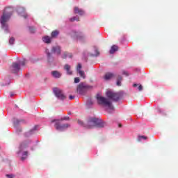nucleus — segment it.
<instances>
[{
	"mask_svg": "<svg viewBox=\"0 0 178 178\" xmlns=\"http://www.w3.org/2000/svg\"><path fill=\"white\" fill-rule=\"evenodd\" d=\"M36 143H38V140H37Z\"/></svg>",
	"mask_w": 178,
	"mask_h": 178,
	"instance_id": "obj_44",
	"label": "nucleus"
},
{
	"mask_svg": "<svg viewBox=\"0 0 178 178\" xmlns=\"http://www.w3.org/2000/svg\"><path fill=\"white\" fill-rule=\"evenodd\" d=\"M92 86L87 85L84 82H81L77 86V92L80 95H84L88 90H91Z\"/></svg>",
	"mask_w": 178,
	"mask_h": 178,
	"instance_id": "obj_9",
	"label": "nucleus"
},
{
	"mask_svg": "<svg viewBox=\"0 0 178 178\" xmlns=\"http://www.w3.org/2000/svg\"><path fill=\"white\" fill-rule=\"evenodd\" d=\"M122 81H123V76H122V75H118L116 86L120 87V86H122Z\"/></svg>",
	"mask_w": 178,
	"mask_h": 178,
	"instance_id": "obj_21",
	"label": "nucleus"
},
{
	"mask_svg": "<svg viewBox=\"0 0 178 178\" xmlns=\"http://www.w3.org/2000/svg\"><path fill=\"white\" fill-rule=\"evenodd\" d=\"M69 119H70V118H69V116H65V117L62 118L60 120V122H63V120H69Z\"/></svg>",
	"mask_w": 178,
	"mask_h": 178,
	"instance_id": "obj_33",
	"label": "nucleus"
},
{
	"mask_svg": "<svg viewBox=\"0 0 178 178\" xmlns=\"http://www.w3.org/2000/svg\"><path fill=\"white\" fill-rule=\"evenodd\" d=\"M18 65H19V66H24L26 65V60H23L22 61H19Z\"/></svg>",
	"mask_w": 178,
	"mask_h": 178,
	"instance_id": "obj_32",
	"label": "nucleus"
},
{
	"mask_svg": "<svg viewBox=\"0 0 178 178\" xmlns=\"http://www.w3.org/2000/svg\"><path fill=\"white\" fill-rule=\"evenodd\" d=\"M80 70H81V65L80 63H78L76 71L79 72Z\"/></svg>",
	"mask_w": 178,
	"mask_h": 178,
	"instance_id": "obj_35",
	"label": "nucleus"
},
{
	"mask_svg": "<svg viewBox=\"0 0 178 178\" xmlns=\"http://www.w3.org/2000/svg\"><path fill=\"white\" fill-rule=\"evenodd\" d=\"M9 44H10V45H14L15 44V38L14 37H11L9 39Z\"/></svg>",
	"mask_w": 178,
	"mask_h": 178,
	"instance_id": "obj_29",
	"label": "nucleus"
},
{
	"mask_svg": "<svg viewBox=\"0 0 178 178\" xmlns=\"http://www.w3.org/2000/svg\"><path fill=\"white\" fill-rule=\"evenodd\" d=\"M38 131V125H35L31 130L26 132L24 136L25 137H31V136H34V134H35Z\"/></svg>",
	"mask_w": 178,
	"mask_h": 178,
	"instance_id": "obj_14",
	"label": "nucleus"
},
{
	"mask_svg": "<svg viewBox=\"0 0 178 178\" xmlns=\"http://www.w3.org/2000/svg\"><path fill=\"white\" fill-rule=\"evenodd\" d=\"M99 55H100L99 50H98V49L97 48L95 49V54H91V56H94L95 58H98Z\"/></svg>",
	"mask_w": 178,
	"mask_h": 178,
	"instance_id": "obj_25",
	"label": "nucleus"
},
{
	"mask_svg": "<svg viewBox=\"0 0 178 178\" xmlns=\"http://www.w3.org/2000/svg\"><path fill=\"white\" fill-rule=\"evenodd\" d=\"M67 56L69 58H72L73 56H72L71 54L68 55L67 53L65 52L62 54L61 58H63V59H66V58H67Z\"/></svg>",
	"mask_w": 178,
	"mask_h": 178,
	"instance_id": "obj_26",
	"label": "nucleus"
},
{
	"mask_svg": "<svg viewBox=\"0 0 178 178\" xmlns=\"http://www.w3.org/2000/svg\"><path fill=\"white\" fill-rule=\"evenodd\" d=\"M77 123L82 127L86 129H92V127H97V129H104L106 126V123L104 122L102 120L95 117H90L88 118L87 123L83 122L81 120H78Z\"/></svg>",
	"mask_w": 178,
	"mask_h": 178,
	"instance_id": "obj_4",
	"label": "nucleus"
},
{
	"mask_svg": "<svg viewBox=\"0 0 178 178\" xmlns=\"http://www.w3.org/2000/svg\"><path fill=\"white\" fill-rule=\"evenodd\" d=\"M24 123H26V120H24L14 118L13 124L17 134H20V133H22V128L19 127V124H23Z\"/></svg>",
	"mask_w": 178,
	"mask_h": 178,
	"instance_id": "obj_11",
	"label": "nucleus"
},
{
	"mask_svg": "<svg viewBox=\"0 0 178 178\" xmlns=\"http://www.w3.org/2000/svg\"><path fill=\"white\" fill-rule=\"evenodd\" d=\"M1 86H8V84H4V83H2Z\"/></svg>",
	"mask_w": 178,
	"mask_h": 178,
	"instance_id": "obj_41",
	"label": "nucleus"
},
{
	"mask_svg": "<svg viewBox=\"0 0 178 178\" xmlns=\"http://www.w3.org/2000/svg\"><path fill=\"white\" fill-rule=\"evenodd\" d=\"M13 95H15V94H13V92L10 94V97H13Z\"/></svg>",
	"mask_w": 178,
	"mask_h": 178,
	"instance_id": "obj_40",
	"label": "nucleus"
},
{
	"mask_svg": "<svg viewBox=\"0 0 178 178\" xmlns=\"http://www.w3.org/2000/svg\"><path fill=\"white\" fill-rule=\"evenodd\" d=\"M138 91H143V85H139L138 87Z\"/></svg>",
	"mask_w": 178,
	"mask_h": 178,
	"instance_id": "obj_36",
	"label": "nucleus"
},
{
	"mask_svg": "<svg viewBox=\"0 0 178 178\" xmlns=\"http://www.w3.org/2000/svg\"><path fill=\"white\" fill-rule=\"evenodd\" d=\"M42 41H43L44 44H47V45H49V44L52 42V38L48 35H44L42 38Z\"/></svg>",
	"mask_w": 178,
	"mask_h": 178,
	"instance_id": "obj_15",
	"label": "nucleus"
},
{
	"mask_svg": "<svg viewBox=\"0 0 178 178\" xmlns=\"http://www.w3.org/2000/svg\"><path fill=\"white\" fill-rule=\"evenodd\" d=\"M31 144V140H28L22 142L19 147V151L17 152V155L20 158L21 161H26L29 156V152L24 151L26 148L29 147Z\"/></svg>",
	"mask_w": 178,
	"mask_h": 178,
	"instance_id": "obj_6",
	"label": "nucleus"
},
{
	"mask_svg": "<svg viewBox=\"0 0 178 178\" xmlns=\"http://www.w3.org/2000/svg\"><path fill=\"white\" fill-rule=\"evenodd\" d=\"M14 10L13 7L12 6L6 7L1 16L0 24L1 29L6 34L9 33V25L8 24V22L10 20V17H12V15H13Z\"/></svg>",
	"mask_w": 178,
	"mask_h": 178,
	"instance_id": "obj_2",
	"label": "nucleus"
},
{
	"mask_svg": "<svg viewBox=\"0 0 178 178\" xmlns=\"http://www.w3.org/2000/svg\"><path fill=\"white\" fill-rule=\"evenodd\" d=\"M59 35V31L55 30L53 31L51 33V38H56Z\"/></svg>",
	"mask_w": 178,
	"mask_h": 178,
	"instance_id": "obj_24",
	"label": "nucleus"
},
{
	"mask_svg": "<svg viewBox=\"0 0 178 178\" xmlns=\"http://www.w3.org/2000/svg\"><path fill=\"white\" fill-rule=\"evenodd\" d=\"M119 47L117 45H113L109 51L111 54H115V52L118 51Z\"/></svg>",
	"mask_w": 178,
	"mask_h": 178,
	"instance_id": "obj_22",
	"label": "nucleus"
},
{
	"mask_svg": "<svg viewBox=\"0 0 178 178\" xmlns=\"http://www.w3.org/2000/svg\"><path fill=\"white\" fill-rule=\"evenodd\" d=\"M122 74L124 75V76H129V73L127 72H126V71H123L122 72Z\"/></svg>",
	"mask_w": 178,
	"mask_h": 178,
	"instance_id": "obj_37",
	"label": "nucleus"
},
{
	"mask_svg": "<svg viewBox=\"0 0 178 178\" xmlns=\"http://www.w3.org/2000/svg\"><path fill=\"white\" fill-rule=\"evenodd\" d=\"M69 20L71 23H73V22H80V17H79V15H76L70 18Z\"/></svg>",
	"mask_w": 178,
	"mask_h": 178,
	"instance_id": "obj_23",
	"label": "nucleus"
},
{
	"mask_svg": "<svg viewBox=\"0 0 178 178\" xmlns=\"http://www.w3.org/2000/svg\"><path fill=\"white\" fill-rule=\"evenodd\" d=\"M118 127H122V124H119Z\"/></svg>",
	"mask_w": 178,
	"mask_h": 178,
	"instance_id": "obj_42",
	"label": "nucleus"
},
{
	"mask_svg": "<svg viewBox=\"0 0 178 178\" xmlns=\"http://www.w3.org/2000/svg\"><path fill=\"white\" fill-rule=\"evenodd\" d=\"M77 72L79 73V76L82 77V79H86V74H84L83 71L79 70L77 71Z\"/></svg>",
	"mask_w": 178,
	"mask_h": 178,
	"instance_id": "obj_27",
	"label": "nucleus"
},
{
	"mask_svg": "<svg viewBox=\"0 0 178 178\" xmlns=\"http://www.w3.org/2000/svg\"><path fill=\"white\" fill-rule=\"evenodd\" d=\"M10 70L12 73L17 74L20 72V64L19 63H13L12 65L10 67Z\"/></svg>",
	"mask_w": 178,
	"mask_h": 178,
	"instance_id": "obj_12",
	"label": "nucleus"
},
{
	"mask_svg": "<svg viewBox=\"0 0 178 178\" xmlns=\"http://www.w3.org/2000/svg\"><path fill=\"white\" fill-rule=\"evenodd\" d=\"M106 97H102L99 95H97V104L99 105H102V106H104V108H106V109H109V111H113V104H112V101H114V102H118L119 99H120V97H122V93L120 92H114L111 90H107L106 92Z\"/></svg>",
	"mask_w": 178,
	"mask_h": 178,
	"instance_id": "obj_1",
	"label": "nucleus"
},
{
	"mask_svg": "<svg viewBox=\"0 0 178 178\" xmlns=\"http://www.w3.org/2000/svg\"><path fill=\"white\" fill-rule=\"evenodd\" d=\"M74 13L75 15H79V16H83L85 12L83 10V9L79 8V7H74Z\"/></svg>",
	"mask_w": 178,
	"mask_h": 178,
	"instance_id": "obj_17",
	"label": "nucleus"
},
{
	"mask_svg": "<svg viewBox=\"0 0 178 178\" xmlns=\"http://www.w3.org/2000/svg\"><path fill=\"white\" fill-rule=\"evenodd\" d=\"M70 65L69 64H66L64 65V70L66 71V73L68 76H72V74H73V72H72V70H70Z\"/></svg>",
	"mask_w": 178,
	"mask_h": 178,
	"instance_id": "obj_19",
	"label": "nucleus"
},
{
	"mask_svg": "<svg viewBox=\"0 0 178 178\" xmlns=\"http://www.w3.org/2000/svg\"><path fill=\"white\" fill-rule=\"evenodd\" d=\"M77 123L82 127L86 129H92V127H97V129H104L106 126V123L104 122L102 120L95 117H90L88 118L87 123L83 122L81 120H78Z\"/></svg>",
	"mask_w": 178,
	"mask_h": 178,
	"instance_id": "obj_3",
	"label": "nucleus"
},
{
	"mask_svg": "<svg viewBox=\"0 0 178 178\" xmlns=\"http://www.w3.org/2000/svg\"><path fill=\"white\" fill-rule=\"evenodd\" d=\"M143 140H147V136H139L138 138V141H143Z\"/></svg>",
	"mask_w": 178,
	"mask_h": 178,
	"instance_id": "obj_30",
	"label": "nucleus"
},
{
	"mask_svg": "<svg viewBox=\"0 0 178 178\" xmlns=\"http://www.w3.org/2000/svg\"><path fill=\"white\" fill-rule=\"evenodd\" d=\"M86 106L88 109H91L94 106V101L91 98H88L86 101Z\"/></svg>",
	"mask_w": 178,
	"mask_h": 178,
	"instance_id": "obj_18",
	"label": "nucleus"
},
{
	"mask_svg": "<svg viewBox=\"0 0 178 178\" xmlns=\"http://www.w3.org/2000/svg\"><path fill=\"white\" fill-rule=\"evenodd\" d=\"M51 123H55L54 127L56 130L58 131H66L69 127H70V124L67 123H62L60 120H51Z\"/></svg>",
	"mask_w": 178,
	"mask_h": 178,
	"instance_id": "obj_8",
	"label": "nucleus"
},
{
	"mask_svg": "<svg viewBox=\"0 0 178 178\" xmlns=\"http://www.w3.org/2000/svg\"><path fill=\"white\" fill-rule=\"evenodd\" d=\"M17 13L19 15V16H22L24 19H27V14L26 13V9L24 7H20L17 6Z\"/></svg>",
	"mask_w": 178,
	"mask_h": 178,
	"instance_id": "obj_13",
	"label": "nucleus"
},
{
	"mask_svg": "<svg viewBox=\"0 0 178 178\" xmlns=\"http://www.w3.org/2000/svg\"><path fill=\"white\" fill-rule=\"evenodd\" d=\"M115 74L112 73V72H107L106 73V74L104 75V80H111V79H112L113 77H115Z\"/></svg>",
	"mask_w": 178,
	"mask_h": 178,
	"instance_id": "obj_20",
	"label": "nucleus"
},
{
	"mask_svg": "<svg viewBox=\"0 0 178 178\" xmlns=\"http://www.w3.org/2000/svg\"><path fill=\"white\" fill-rule=\"evenodd\" d=\"M29 30L32 34H34V33H35V28H34V26H29Z\"/></svg>",
	"mask_w": 178,
	"mask_h": 178,
	"instance_id": "obj_28",
	"label": "nucleus"
},
{
	"mask_svg": "<svg viewBox=\"0 0 178 178\" xmlns=\"http://www.w3.org/2000/svg\"><path fill=\"white\" fill-rule=\"evenodd\" d=\"M53 92H54L55 97H56V98H58V99H60V101H65V99H66V96L63 93V90H60L58 88H54Z\"/></svg>",
	"mask_w": 178,
	"mask_h": 178,
	"instance_id": "obj_10",
	"label": "nucleus"
},
{
	"mask_svg": "<svg viewBox=\"0 0 178 178\" xmlns=\"http://www.w3.org/2000/svg\"><path fill=\"white\" fill-rule=\"evenodd\" d=\"M76 84H77V83H80V78L79 77H76L74 78V81Z\"/></svg>",
	"mask_w": 178,
	"mask_h": 178,
	"instance_id": "obj_34",
	"label": "nucleus"
},
{
	"mask_svg": "<svg viewBox=\"0 0 178 178\" xmlns=\"http://www.w3.org/2000/svg\"><path fill=\"white\" fill-rule=\"evenodd\" d=\"M134 87H138V84L134 83Z\"/></svg>",
	"mask_w": 178,
	"mask_h": 178,
	"instance_id": "obj_39",
	"label": "nucleus"
},
{
	"mask_svg": "<svg viewBox=\"0 0 178 178\" xmlns=\"http://www.w3.org/2000/svg\"><path fill=\"white\" fill-rule=\"evenodd\" d=\"M6 176L7 178H15V177H16V176L13 174H7V175H6Z\"/></svg>",
	"mask_w": 178,
	"mask_h": 178,
	"instance_id": "obj_31",
	"label": "nucleus"
},
{
	"mask_svg": "<svg viewBox=\"0 0 178 178\" xmlns=\"http://www.w3.org/2000/svg\"><path fill=\"white\" fill-rule=\"evenodd\" d=\"M31 151H34V149H33V147H31Z\"/></svg>",
	"mask_w": 178,
	"mask_h": 178,
	"instance_id": "obj_43",
	"label": "nucleus"
},
{
	"mask_svg": "<svg viewBox=\"0 0 178 178\" xmlns=\"http://www.w3.org/2000/svg\"><path fill=\"white\" fill-rule=\"evenodd\" d=\"M62 52V47L59 45L53 46L51 47V52L46 48L44 49V54L47 56V62L49 65H54L55 64V57L52 55V54H56L57 55H60Z\"/></svg>",
	"mask_w": 178,
	"mask_h": 178,
	"instance_id": "obj_5",
	"label": "nucleus"
},
{
	"mask_svg": "<svg viewBox=\"0 0 178 178\" xmlns=\"http://www.w3.org/2000/svg\"><path fill=\"white\" fill-rule=\"evenodd\" d=\"M69 35L73 40H77L81 41V42H85L87 40V36L81 31L72 30L69 32Z\"/></svg>",
	"mask_w": 178,
	"mask_h": 178,
	"instance_id": "obj_7",
	"label": "nucleus"
},
{
	"mask_svg": "<svg viewBox=\"0 0 178 178\" xmlns=\"http://www.w3.org/2000/svg\"><path fill=\"white\" fill-rule=\"evenodd\" d=\"M51 74L54 79H60L62 77V73L57 70L51 71Z\"/></svg>",
	"mask_w": 178,
	"mask_h": 178,
	"instance_id": "obj_16",
	"label": "nucleus"
},
{
	"mask_svg": "<svg viewBox=\"0 0 178 178\" xmlns=\"http://www.w3.org/2000/svg\"><path fill=\"white\" fill-rule=\"evenodd\" d=\"M69 98H70V99H74V96H73V95H70V97H69Z\"/></svg>",
	"mask_w": 178,
	"mask_h": 178,
	"instance_id": "obj_38",
	"label": "nucleus"
}]
</instances>
